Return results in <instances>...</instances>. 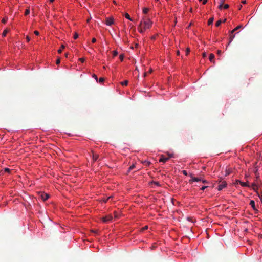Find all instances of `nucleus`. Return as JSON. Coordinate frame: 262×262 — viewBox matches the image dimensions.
Masks as SVG:
<instances>
[{
	"mask_svg": "<svg viewBox=\"0 0 262 262\" xmlns=\"http://www.w3.org/2000/svg\"><path fill=\"white\" fill-rule=\"evenodd\" d=\"M34 33L36 35H38L39 34V32H38V31H35L34 32Z\"/></svg>",
	"mask_w": 262,
	"mask_h": 262,
	"instance_id": "obj_40",
	"label": "nucleus"
},
{
	"mask_svg": "<svg viewBox=\"0 0 262 262\" xmlns=\"http://www.w3.org/2000/svg\"><path fill=\"white\" fill-rule=\"evenodd\" d=\"M203 170H205L206 169V167H202Z\"/></svg>",
	"mask_w": 262,
	"mask_h": 262,
	"instance_id": "obj_53",
	"label": "nucleus"
},
{
	"mask_svg": "<svg viewBox=\"0 0 262 262\" xmlns=\"http://www.w3.org/2000/svg\"><path fill=\"white\" fill-rule=\"evenodd\" d=\"M111 198V197H108V198L107 199V200H105V201H104V202H107V201H108V200H110Z\"/></svg>",
	"mask_w": 262,
	"mask_h": 262,
	"instance_id": "obj_49",
	"label": "nucleus"
},
{
	"mask_svg": "<svg viewBox=\"0 0 262 262\" xmlns=\"http://www.w3.org/2000/svg\"><path fill=\"white\" fill-rule=\"evenodd\" d=\"M78 37V35L77 33H75L74 36H73V38L74 39H76Z\"/></svg>",
	"mask_w": 262,
	"mask_h": 262,
	"instance_id": "obj_29",
	"label": "nucleus"
},
{
	"mask_svg": "<svg viewBox=\"0 0 262 262\" xmlns=\"http://www.w3.org/2000/svg\"><path fill=\"white\" fill-rule=\"evenodd\" d=\"M234 37H235V35L233 34V33L232 34L231 33V34L230 35V41H229V43L232 42V41L233 40V39H234Z\"/></svg>",
	"mask_w": 262,
	"mask_h": 262,
	"instance_id": "obj_14",
	"label": "nucleus"
},
{
	"mask_svg": "<svg viewBox=\"0 0 262 262\" xmlns=\"http://www.w3.org/2000/svg\"><path fill=\"white\" fill-rule=\"evenodd\" d=\"M250 205L252 207L253 209L255 211H257V209L256 208L255 205V202L253 200H251L250 202Z\"/></svg>",
	"mask_w": 262,
	"mask_h": 262,
	"instance_id": "obj_7",
	"label": "nucleus"
},
{
	"mask_svg": "<svg viewBox=\"0 0 262 262\" xmlns=\"http://www.w3.org/2000/svg\"><path fill=\"white\" fill-rule=\"evenodd\" d=\"M125 17L126 18H127L131 21H133L132 18L130 17L128 13H126L125 14Z\"/></svg>",
	"mask_w": 262,
	"mask_h": 262,
	"instance_id": "obj_17",
	"label": "nucleus"
},
{
	"mask_svg": "<svg viewBox=\"0 0 262 262\" xmlns=\"http://www.w3.org/2000/svg\"><path fill=\"white\" fill-rule=\"evenodd\" d=\"M93 43H95L96 41V39L95 38H93L92 40Z\"/></svg>",
	"mask_w": 262,
	"mask_h": 262,
	"instance_id": "obj_45",
	"label": "nucleus"
},
{
	"mask_svg": "<svg viewBox=\"0 0 262 262\" xmlns=\"http://www.w3.org/2000/svg\"><path fill=\"white\" fill-rule=\"evenodd\" d=\"M224 0H220V3H222L223 5L224 4Z\"/></svg>",
	"mask_w": 262,
	"mask_h": 262,
	"instance_id": "obj_50",
	"label": "nucleus"
},
{
	"mask_svg": "<svg viewBox=\"0 0 262 262\" xmlns=\"http://www.w3.org/2000/svg\"><path fill=\"white\" fill-rule=\"evenodd\" d=\"M99 158V155L93 152V160L94 162L97 161Z\"/></svg>",
	"mask_w": 262,
	"mask_h": 262,
	"instance_id": "obj_8",
	"label": "nucleus"
},
{
	"mask_svg": "<svg viewBox=\"0 0 262 262\" xmlns=\"http://www.w3.org/2000/svg\"><path fill=\"white\" fill-rule=\"evenodd\" d=\"M237 183H239L242 186H249L248 185V184H247V183H245V182H241L239 180H237Z\"/></svg>",
	"mask_w": 262,
	"mask_h": 262,
	"instance_id": "obj_11",
	"label": "nucleus"
},
{
	"mask_svg": "<svg viewBox=\"0 0 262 262\" xmlns=\"http://www.w3.org/2000/svg\"><path fill=\"white\" fill-rule=\"evenodd\" d=\"M214 58V54H210L209 55V60L211 61V62H212L213 63H214V60H213V59Z\"/></svg>",
	"mask_w": 262,
	"mask_h": 262,
	"instance_id": "obj_9",
	"label": "nucleus"
},
{
	"mask_svg": "<svg viewBox=\"0 0 262 262\" xmlns=\"http://www.w3.org/2000/svg\"><path fill=\"white\" fill-rule=\"evenodd\" d=\"M207 2V0H203V4H205Z\"/></svg>",
	"mask_w": 262,
	"mask_h": 262,
	"instance_id": "obj_47",
	"label": "nucleus"
},
{
	"mask_svg": "<svg viewBox=\"0 0 262 262\" xmlns=\"http://www.w3.org/2000/svg\"><path fill=\"white\" fill-rule=\"evenodd\" d=\"M104 80V79L102 77H101L99 78V82L101 83V82H103Z\"/></svg>",
	"mask_w": 262,
	"mask_h": 262,
	"instance_id": "obj_32",
	"label": "nucleus"
},
{
	"mask_svg": "<svg viewBox=\"0 0 262 262\" xmlns=\"http://www.w3.org/2000/svg\"><path fill=\"white\" fill-rule=\"evenodd\" d=\"M26 38V40H27V41L28 42H29L30 41V37L28 36H27Z\"/></svg>",
	"mask_w": 262,
	"mask_h": 262,
	"instance_id": "obj_44",
	"label": "nucleus"
},
{
	"mask_svg": "<svg viewBox=\"0 0 262 262\" xmlns=\"http://www.w3.org/2000/svg\"><path fill=\"white\" fill-rule=\"evenodd\" d=\"M217 54L219 55H221V54H222V51H221V50H217Z\"/></svg>",
	"mask_w": 262,
	"mask_h": 262,
	"instance_id": "obj_42",
	"label": "nucleus"
},
{
	"mask_svg": "<svg viewBox=\"0 0 262 262\" xmlns=\"http://www.w3.org/2000/svg\"><path fill=\"white\" fill-rule=\"evenodd\" d=\"M190 52V50L189 48H187L186 51V55H188Z\"/></svg>",
	"mask_w": 262,
	"mask_h": 262,
	"instance_id": "obj_27",
	"label": "nucleus"
},
{
	"mask_svg": "<svg viewBox=\"0 0 262 262\" xmlns=\"http://www.w3.org/2000/svg\"><path fill=\"white\" fill-rule=\"evenodd\" d=\"M128 84V81L125 80L122 82H121V84L123 86H126Z\"/></svg>",
	"mask_w": 262,
	"mask_h": 262,
	"instance_id": "obj_21",
	"label": "nucleus"
},
{
	"mask_svg": "<svg viewBox=\"0 0 262 262\" xmlns=\"http://www.w3.org/2000/svg\"><path fill=\"white\" fill-rule=\"evenodd\" d=\"M93 232L96 233L97 231H93Z\"/></svg>",
	"mask_w": 262,
	"mask_h": 262,
	"instance_id": "obj_58",
	"label": "nucleus"
},
{
	"mask_svg": "<svg viewBox=\"0 0 262 262\" xmlns=\"http://www.w3.org/2000/svg\"><path fill=\"white\" fill-rule=\"evenodd\" d=\"M7 20H8V18H3V20H2V22H3V23H4V24L6 23V22L7 21Z\"/></svg>",
	"mask_w": 262,
	"mask_h": 262,
	"instance_id": "obj_31",
	"label": "nucleus"
},
{
	"mask_svg": "<svg viewBox=\"0 0 262 262\" xmlns=\"http://www.w3.org/2000/svg\"><path fill=\"white\" fill-rule=\"evenodd\" d=\"M177 53L178 55H180V51H177Z\"/></svg>",
	"mask_w": 262,
	"mask_h": 262,
	"instance_id": "obj_52",
	"label": "nucleus"
},
{
	"mask_svg": "<svg viewBox=\"0 0 262 262\" xmlns=\"http://www.w3.org/2000/svg\"><path fill=\"white\" fill-rule=\"evenodd\" d=\"M124 58V55L123 54H120L119 55V59L121 61H122Z\"/></svg>",
	"mask_w": 262,
	"mask_h": 262,
	"instance_id": "obj_28",
	"label": "nucleus"
},
{
	"mask_svg": "<svg viewBox=\"0 0 262 262\" xmlns=\"http://www.w3.org/2000/svg\"><path fill=\"white\" fill-rule=\"evenodd\" d=\"M9 31V29H5L3 32V34H2L3 36L5 37Z\"/></svg>",
	"mask_w": 262,
	"mask_h": 262,
	"instance_id": "obj_13",
	"label": "nucleus"
},
{
	"mask_svg": "<svg viewBox=\"0 0 262 262\" xmlns=\"http://www.w3.org/2000/svg\"><path fill=\"white\" fill-rule=\"evenodd\" d=\"M168 155V157L167 158H169V159L170 158H172L173 157V154H172V153H168L167 154Z\"/></svg>",
	"mask_w": 262,
	"mask_h": 262,
	"instance_id": "obj_26",
	"label": "nucleus"
},
{
	"mask_svg": "<svg viewBox=\"0 0 262 262\" xmlns=\"http://www.w3.org/2000/svg\"><path fill=\"white\" fill-rule=\"evenodd\" d=\"M64 46L63 45H62V46H61V49H59V50H58V52L59 53H61L62 52V49H64Z\"/></svg>",
	"mask_w": 262,
	"mask_h": 262,
	"instance_id": "obj_30",
	"label": "nucleus"
},
{
	"mask_svg": "<svg viewBox=\"0 0 262 262\" xmlns=\"http://www.w3.org/2000/svg\"><path fill=\"white\" fill-rule=\"evenodd\" d=\"M40 196L43 201H45L49 198V195L47 193H42L40 194Z\"/></svg>",
	"mask_w": 262,
	"mask_h": 262,
	"instance_id": "obj_5",
	"label": "nucleus"
},
{
	"mask_svg": "<svg viewBox=\"0 0 262 262\" xmlns=\"http://www.w3.org/2000/svg\"><path fill=\"white\" fill-rule=\"evenodd\" d=\"M251 187L252 189L255 191H257V190L258 189L257 186L255 184H252L251 185Z\"/></svg>",
	"mask_w": 262,
	"mask_h": 262,
	"instance_id": "obj_12",
	"label": "nucleus"
},
{
	"mask_svg": "<svg viewBox=\"0 0 262 262\" xmlns=\"http://www.w3.org/2000/svg\"><path fill=\"white\" fill-rule=\"evenodd\" d=\"M182 172L185 176H187L188 175L187 172L186 170H183L182 171Z\"/></svg>",
	"mask_w": 262,
	"mask_h": 262,
	"instance_id": "obj_37",
	"label": "nucleus"
},
{
	"mask_svg": "<svg viewBox=\"0 0 262 262\" xmlns=\"http://www.w3.org/2000/svg\"><path fill=\"white\" fill-rule=\"evenodd\" d=\"M190 176L191 177V179L189 180V183H192V182H193V179L194 178H195L193 176L192 174H190Z\"/></svg>",
	"mask_w": 262,
	"mask_h": 262,
	"instance_id": "obj_22",
	"label": "nucleus"
},
{
	"mask_svg": "<svg viewBox=\"0 0 262 262\" xmlns=\"http://www.w3.org/2000/svg\"><path fill=\"white\" fill-rule=\"evenodd\" d=\"M203 57H206V53H203Z\"/></svg>",
	"mask_w": 262,
	"mask_h": 262,
	"instance_id": "obj_51",
	"label": "nucleus"
},
{
	"mask_svg": "<svg viewBox=\"0 0 262 262\" xmlns=\"http://www.w3.org/2000/svg\"><path fill=\"white\" fill-rule=\"evenodd\" d=\"M29 13H30V10H29V9H26L25 12V15H27Z\"/></svg>",
	"mask_w": 262,
	"mask_h": 262,
	"instance_id": "obj_24",
	"label": "nucleus"
},
{
	"mask_svg": "<svg viewBox=\"0 0 262 262\" xmlns=\"http://www.w3.org/2000/svg\"><path fill=\"white\" fill-rule=\"evenodd\" d=\"M148 229V226H145L144 228H143V230H146V229Z\"/></svg>",
	"mask_w": 262,
	"mask_h": 262,
	"instance_id": "obj_46",
	"label": "nucleus"
},
{
	"mask_svg": "<svg viewBox=\"0 0 262 262\" xmlns=\"http://www.w3.org/2000/svg\"><path fill=\"white\" fill-rule=\"evenodd\" d=\"M51 2H53L54 0H50Z\"/></svg>",
	"mask_w": 262,
	"mask_h": 262,
	"instance_id": "obj_57",
	"label": "nucleus"
},
{
	"mask_svg": "<svg viewBox=\"0 0 262 262\" xmlns=\"http://www.w3.org/2000/svg\"><path fill=\"white\" fill-rule=\"evenodd\" d=\"M112 219H113V216L111 214H108V215H107L104 217H103L102 218V221L105 223H107L111 222Z\"/></svg>",
	"mask_w": 262,
	"mask_h": 262,
	"instance_id": "obj_2",
	"label": "nucleus"
},
{
	"mask_svg": "<svg viewBox=\"0 0 262 262\" xmlns=\"http://www.w3.org/2000/svg\"><path fill=\"white\" fill-rule=\"evenodd\" d=\"M258 196L259 197V198L260 199L261 201L262 202V194L261 195H260L259 194H258Z\"/></svg>",
	"mask_w": 262,
	"mask_h": 262,
	"instance_id": "obj_48",
	"label": "nucleus"
},
{
	"mask_svg": "<svg viewBox=\"0 0 262 262\" xmlns=\"http://www.w3.org/2000/svg\"><path fill=\"white\" fill-rule=\"evenodd\" d=\"M199 1H201L202 0H199Z\"/></svg>",
	"mask_w": 262,
	"mask_h": 262,
	"instance_id": "obj_59",
	"label": "nucleus"
},
{
	"mask_svg": "<svg viewBox=\"0 0 262 262\" xmlns=\"http://www.w3.org/2000/svg\"><path fill=\"white\" fill-rule=\"evenodd\" d=\"M222 23V20H219L217 21L215 23V26L216 27H219Z\"/></svg>",
	"mask_w": 262,
	"mask_h": 262,
	"instance_id": "obj_23",
	"label": "nucleus"
},
{
	"mask_svg": "<svg viewBox=\"0 0 262 262\" xmlns=\"http://www.w3.org/2000/svg\"><path fill=\"white\" fill-rule=\"evenodd\" d=\"M93 77H94L97 81L98 78H97V76L95 74L93 75Z\"/></svg>",
	"mask_w": 262,
	"mask_h": 262,
	"instance_id": "obj_41",
	"label": "nucleus"
},
{
	"mask_svg": "<svg viewBox=\"0 0 262 262\" xmlns=\"http://www.w3.org/2000/svg\"><path fill=\"white\" fill-rule=\"evenodd\" d=\"M5 171L9 172L10 171V169L8 168H5Z\"/></svg>",
	"mask_w": 262,
	"mask_h": 262,
	"instance_id": "obj_36",
	"label": "nucleus"
},
{
	"mask_svg": "<svg viewBox=\"0 0 262 262\" xmlns=\"http://www.w3.org/2000/svg\"><path fill=\"white\" fill-rule=\"evenodd\" d=\"M221 183L219 184L218 187V190L219 191L222 190L223 188H225L227 186V183L226 181H220Z\"/></svg>",
	"mask_w": 262,
	"mask_h": 262,
	"instance_id": "obj_3",
	"label": "nucleus"
},
{
	"mask_svg": "<svg viewBox=\"0 0 262 262\" xmlns=\"http://www.w3.org/2000/svg\"><path fill=\"white\" fill-rule=\"evenodd\" d=\"M113 19L112 18H107L106 20V24L107 25H111L113 24Z\"/></svg>",
	"mask_w": 262,
	"mask_h": 262,
	"instance_id": "obj_6",
	"label": "nucleus"
},
{
	"mask_svg": "<svg viewBox=\"0 0 262 262\" xmlns=\"http://www.w3.org/2000/svg\"><path fill=\"white\" fill-rule=\"evenodd\" d=\"M229 7V5L228 4H225L224 6V9H228Z\"/></svg>",
	"mask_w": 262,
	"mask_h": 262,
	"instance_id": "obj_34",
	"label": "nucleus"
},
{
	"mask_svg": "<svg viewBox=\"0 0 262 262\" xmlns=\"http://www.w3.org/2000/svg\"><path fill=\"white\" fill-rule=\"evenodd\" d=\"M202 178H197V177H195V178H194L193 179V181L194 182H199V181H202Z\"/></svg>",
	"mask_w": 262,
	"mask_h": 262,
	"instance_id": "obj_19",
	"label": "nucleus"
},
{
	"mask_svg": "<svg viewBox=\"0 0 262 262\" xmlns=\"http://www.w3.org/2000/svg\"><path fill=\"white\" fill-rule=\"evenodd\" d=\"M201 182L204 183V184H207L208 183V182L207 181L205 180H203L202 179V181Z\"/></svg>",
	"mask_w": 262,
	"mask_h": 262,
	"instance_id": "obj_35",
	"label": "nucleus"
},
{
	"mask_svg": "<svg viewBox=\"0 0 262 262\" xmlns=\"http://www.w3.org/2000/svg\"><path fill=\"white\" fill-rule=\"evenodd\" d=\"M79 60L81 62H83L84 61V58H79Z\"/></svg>",
	"mask_w": 262,
	"mask_h": 262,
	"instance_id": "obj_39",
	"label": "nucleus"
},
{
	"mask_svg": "<svg viewBox=\"0 0 262 262\" xmlns=\"http://www.w3.org/2000/svg\"><path fill=\"white\" fill-rule=\"evenodd\" d=\"M118 55V52L117 51H113V56L115 57Z\"/></svg>",
	"mask_w": 262,
	"mask_h": 262,
	"instance_id": "obj_25",
	"label": "nucleus"
},
{
	"mask_svg": "<svg viewBox=\"0 0 262 262\" xmlns=\"http://www.w3.org/2000/svg\"><path fill=\"white\" fill-rule=\"evenodd\" d=\"M147 75V73H144V76L145 77Z\"/></svg>",
	"mask_w": 262,
	"mask_h": 262,
	"instance_id": "obj_55",
	"label": "nucleus"
},
{
	"mask_svg": "<svg viewBox=\"0 0 262 262\" xmlns=\"http://www.w3.org/2000/svg\"><path fill=\"white\" fill-rule=\"evenodd\" d=\"M242 27V26L241 25H239V26H237L235 28H234L232 31H231V33L232 34L234 33V32H235L236 31L238 30V29H239Z\"/></svg>",
	"mask_w": 262,
	"mask_h": 262,
	"instance_id": "obj_10",
	"label": "nucleus"
},
{
	"mask_svg": "<svg viewBox=\"0 0 262 262\" xmlns=\"http://www.w3.org/2000/svg\"><path fill=\"white\" fill-rule=\"evenodd\" d=\"M242 3L243 4H245L246 3V1H242Z\"/></svg>",
	"mask_w": 262,
	"mask_h": 262,
	"instance_id": "obj_54",
	"label": "nucleus"
},
{
	"mask_svg": "<svg viewBox=\"0 0 262 262\" xmlns=\"http://www.w3.org/2000/svg\"><path fill=\"white\" fill-rule=\"evenodd\" d=\"M149 11V9L148 8H144L143 9V12L144 14H146Z\"/></svg>",
	"mask_w": 262,
	"mask_h": 262,
	"instance_id": "obj_20",
	"label": "nucleus"
},
{
	"mask_svg": "<svg viewBox=\"0 0 262 262\" xmlns=\"http://www.w3.org/2000/svg\"><path fill=\"white\" fill-rule=\"evenodd\" d=\"M226 20H227L226 19H225L223 20V23L226 22Z\"/></svg>",
	"mask_w": 262,
	"mask_h": 262,
	"instance_id": "obj_56",
	"label": "nucleus"
},
{
	"mask_svg": "<svg viewBox=\"0 0 262 262\" xmlns=\"http://www.w3.org/2000/svg\"><path fill=\"white\" fill-rule=\"evenodd\" d=\"M213 17H211L208 20V25H211L212 23H213Z\"/></svg>",
	"mask_w": 262,
	"mask_h": 262,
	"instance_id": "obj_15",
	"label": "nucleus"
},
{
	"mask_svg": "<svg viewBox=\"0 0 262 262\" xmlns=\"http://www.w3.org/2000/svg\"><path fill=\"white\" fill-rule=\"evenodd\" d=\"M223 7V5L222 4V3H220V5H219V8L220 9H222Z\"/></svg>",
	"mask_w": 262,
	"mask_h": 262,
	"instance_id": "obj_38",
	"label": "nucleus"
},
{
	"mask_svg": "<svg viewBox=\"0 0 262 262\" xmlns=\"http://www.w3.org/2000/svg\"><path fill=\"white\" fill-rule=\"evenodd\" d=\"M135 168V165L134 164H133L132 165H131L128 169V172H130L131 170H132L133 169H134V168Z\"/></svg>",
	"mask_w": 262,
	"mask_h": 262,
	"instance_id": "obj_16",
	"label": "nucleus"
},
{
	"mask_svg": "<svg viewBox=\"0 0 262 262\" xmlns=\"http://www.w3.org/2000/svg\"><path fill=\"white\" fill-rule=\"evenodd\" d=\"M168 160L169 158L165 157L163 155H161L159 161L160 162H166Z\"/></svg>",
	"mask_w": 262,
	"mask_h": 262,
	"instance_id": "obj_4",
	"label": "nucleus"
},
{
	"mask_svg": "<svg viewBox=\"0 0 262 262\" xmlns=\"http://www.w3.org/2000/svg\"><path fill=\"white\" fill-rule=\"evenodd\" d=\"M232 172V170L230 169H227L226 170V176L229 175Z\"/></svg>",
	"mask_w": 262,
	"mask_h": 262,
	"instance_id": "obj_18",
	"label": "nucleus"
},
{
	"mask_svg": "<svg viewBox=\"0 0 262 262\" xmlns=\"http://www.w3.org/2000/svg\"><path fill=\"white\" fill-rule=\"evenodd\" d=\"M207 187V186H203L201 188V190H204Z\"/></svg>",
	"mask_w": 262,
	"mask_h": 262,
	"instance_id": "obj_33",
	"label": "nucleus"
},
{
	"mask_svg": "<svg viewBox=\"0 0 262 262\" xmlns=\"http://www.w3.org/2000/svg\"><path fill=\"white\" fill-rule=\"evenodd\" d=\"M60 63V59L59 58V59H58L57 60V61H56V64H59Z\"/></svg>",
	"mask_w": 262,
	"mask_h": 262,
	"instance_id": "obj_43",
	"label": "nucleus"
},
{
	"mask_svg": "<svg viewBox=\"0 0 262 262\" xmlns=\"http://www.w3.org/2000/svg\"><path fill=\"white\" fill-rule=\"evenodd\" d=\"M152 23L149 18L146 17L142 18V20L138 27V30L140 33H143L146 30L149 29Z\"/></svg>",
	"mask_w": 262,
	"mask_h": 262,
	"instance_id": "obj_1",
	"label": "nucleus"
}]
</instances>
